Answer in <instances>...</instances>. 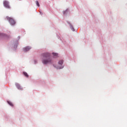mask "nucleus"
Returning <instances> with one entry per match:
<instances>
[{"mask_svg": "<svg viewBox=\"0 0 127 127\" xmlns=\"http://www.w3.org/2000/svg\"><path fill=\"white\" fill-rule=\"evenodd\" d=\"M42 58V62L43 64H49L52 62V59L50 57V54L49 53H43L41 55Z\"/></svg>", "mask_w": 127, "mask_h": 127, "instance_id": "f257e3e1", "label": "nucleus"}, {"mask_svg": "<svg viewBox=\"0 0 127 127\" xmlns=\"http://www.w3.org/2000/svg\"><path fill=\"white\" fill-rule=\"evenodd\" d=\"M7 103H8V104H9V105L10 106H13V104H12V103L11 102H9V101H8Z\"/></svg>", "mask_w": 127, "mask_h": 127, "instance_id": "1a4fd4ad", "label": "nucleus"}, {"mask_svg": "<svg viewBox=\"0 0 127 127\" xmlns=\"http://www.w3.org/2000/svg\"><path fill=\"white\" fill-rule=\"evenodd\" d=\"M67 11H68L67 10H66L65 11H64V12H63L64 14H65V13L66 12H67Z\"/></svg>", "mask_w": 127, "mask_h": 127, "instance_id": "f8f14e48", "label": "nucleus"}, {"mask_svg": "<svg viewBox=\"0 0 127 127\" xmlns=\"http://www.w3.org/2000/svg\"><path fill=\"white\" fill-rule=\"evenodd\" d=\"M23 74L25 77H27V78L28 77V74L26 72H23Z\"/></svg>", "mask_w": 127, "mask_h": 127, "instance_id": "423d86ee", "label": "nucleus"}, {"mask_svg": "<svg viewBox=\"0 0 127 127\" xmlns=\"http://www.w3.org/2000/svg\"><path fill=\"white\" fill-rule=\"evenodd\" d=\"M6 18L7 20L9 21L11 25H14V24H15V21L13 18L8 16L6 17Z\"/></svg>", "mask_w": 127, "mask_h": 127, "instance_id": "f03ea898", "label": "nucleus"}, {"mask_svg": "<svg viewBox=\"0 0 127 127\" xmlns=\"http://www.w3.org/2000/svg\"><path fill=\"white\" fill-rule=\"evenodd\" d=\"M3 4L6 8H8L9 9L10 8V6L9 5V2L7 0H4L3 2Z\"/></svg>", "mask_w": 127, "mask_h": 127, "instance_id": "7ed1b4c3", "label": "nucleus"}, {"mask_svg": "<svg viewBox=\"0 0 127 127\" xmlns=\"http://www.w3.org/2000/svg\"><path fill=\"white\" fill-rule=\"evenodd\" d=\"M15 86L18 89V90H22V88L18 83H15Z\"/></svg>", "mask_w": 127, "mask_h": 127, "instance_id": "39448f33", "label": "nucleus"}, {"mask_svg": "<svg viewBox=\"0 0 127 127\" xmlns=\"http://www.w3.org/2000/svg\"><path fill=\"white\" fill-rule=\"evenodd\" d=\"M70 28L74 31V28H73V26H72V25H70Z\"/></svg>", "mask_w": 127, "mask_h": 127, "instance_id": "9b49d317", "label": "nucleus"}, {"mask_svg": "<svg viewBox=\"0 0 127 127\" xmlns=\"http://www.w3.org/2000/svg\"><path fill=\"white\" fill-rule=\"evenodd\" d=\"M36 3L37 6H40V5L39 4V2H38V1H36Z\"/></svg>", "mask_w": 127, "mask_h": 127, "instance_id": "6e6552de", "label": "nucleus"}, {"mask_svg": "<svg viewBox=\"0 0 127 127\" xmlns=\"http://www.w3.org/2000/svg\"><path fill=\"white\" fill-rule=\"evenodd\" d=\"M63 62H64L63 60H60L58 64H59V65H62V64H63Z\"/></svg>", "mask_w": 127, "mask_h": 127, "instance_id": "0eeeda50", "label": "nucleus"}, {"mask_svg": "<svg viewBox=\"0 0 127 127\" xmlns=\"http://www.w3.org/2000/svg\"><path fill=\"white\" fill-rule=\"evenodd\" d=\"M53 55H54V56H57L58 55V54L53 53Z\"/></svg>", "mask_w": 127, "mask_h": 127, "instance_id": "9d476101", "label": "nucleus"}, {"mask_svg": "<svg viewBox=\"0 0 127 127\" xmlns=\"http://www.w3.org/2000/svg\"><path fill=\"white\" fill-rule=\"evenodd\" d=\"M62 68H63V67H57V69H62Z\"/></svg>", "mask_w": 127, "mask_h": 127, "instance_id": "ddd939ff", "label": "nucleus"}, {"mask_svg": "<svg viewBox=\"0 0 127 127\" xmlns=\"http://www.w3.org/2000/svg\"><path fill=\"white\" fill-rule=\"evenodd\" d=\"M3 35L2 34H0V36H2Z\"/></svg>", "mask_w": 127, "mask_h": 127, "instance_id": "4468645a", "label": "nucleus"}, {"mask_svg": "<svg viewBox=\"0 0 127 127\" xmlns=\"http://www.w3.org/2000/svg\"><path fill=\"white\" fill-rule=\"evenodd\" d=\"M31 49V47L27 46L23 48V51L24 52H27V51H29Z\"/></svg>", "mask_w": 127, "mask_h": 127, "instance_id": "20e7f679", "label": "nucleus"}]
</instances>
